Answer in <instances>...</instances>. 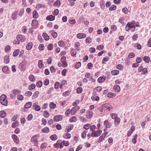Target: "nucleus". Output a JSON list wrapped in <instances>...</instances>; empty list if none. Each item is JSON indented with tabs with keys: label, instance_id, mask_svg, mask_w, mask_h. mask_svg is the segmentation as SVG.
Returning a JSON list of instances; mask_svg holds the SVG:
<instances>
[{
	"label": "nucleus",
	"instance_id": "1",
	"mask_svg": "<svg viewBox=\"0 0 151 151\" xmlns=\"http://www.w3.org/2000/svg\"><path fill=\"white\" fill-rule=\"evenodd\" d=\"M39 136L38 135H35L32 136L31 139V141L34 146H37L38 145V137Z\"/></svg>",
	"mask_w": 151,
	"mask_h": 151
},
{
	"label": "nucleus",
	"instance_id": "2",
	"mask_svg": "<svg viewBox=\"0 0 151 151\" xmlns=\"http://www.w3.org/2000/svg\"><path fill=\"white\" fill-rule=\"evenodd\" d=\"M0 102L1 104L5 106L7 105L8 102L6 99V96L4 94H3L0 97Z\"/></svg>",
	"mask_w": 151,
	"mask_h": 151
},
{
	"label": "nucleus",
	"instance_id": "3",
	"mask_svg": "<svg viewBox=\"0 0 151 151\" xmlns=\"http://www.w3.org/2000/svg\"><path fill=\"white\" fill-rule=\"evenodd\" d=\"M102 132V131L100 129L97 130L96 131L95 130L92 132L91 136L92 137H99L101 134Z\"/></svg>",
	"mask_w": 151,
	"mask_h": 151
},
{
	"label": "nucleus",
	"instance_id": "4",
	"mask_svg": "<svg viewBox=\"0 0 151 151\" xmlns=\"http://www.w3.org/2000/svg\"><path fill=\"white\" fill-rule=\"evenodd\" d=\"M54 146L56 148H62L63 146L62 145V141L61 140H58L57 141L56 143L54 144Z\"/></svg>",
	"mask_w": 151,
	"mask_h": 151
},
{
	"label": "nucleus",
	"instance_id": "5",
	"mask_svg": "<svg viewBox=\"0 0 151 151\" xmlns=\"http://www.w3.org/2000/svg\"><path fill=\"white\" fill-rule=\"evenodd\" d=\"M104 125L105 127L108 129L110 128L112 126L111 123L109 121V120H106L104 122Z\"/></svg>",
	"mask_w": 151,
	"mask_h": 151
},
{
	"label": "nucleus",
	"instance_id": "6",
	"mask_svg": "<svg viewBox=\"0 0 151 151\" xmlns=\"http://www.w3.org/2000/svg\"><path fill=\"white\" fill-rule=\"evenodd\" d=\"M63 119V116L61 115H57L54 117L53 120L55 122H58L61 121Z\"/></svg>",
	"mask_w": 151,
	"mask_h": 151
},
{
	"label": "nucleus",
	"instance_id": "7",
	"mask_svg": "<svg viewBox=\"0 0 151 151\" xmlns=\"http://www.w3.org/2000/svg\"><path fill=\"white\" fill-rule=\"evenodd\" d=\"M79 109V107L77 106H76L75 107L72 108L70 110L71 111V115H73Z\"/></svg>",
	"mask_w": 151,
	"mask_h": 151
},
{
	"label": "nucleus",
	"instance_id": "8",
	"mask_svg": "<svg viewBox=\"0 0 151 151\" xmlns=\"http://www.w3.org/2000/svg\"><path fill=\"white\" fill-rule=\"evenodd\" d=\"M17 39L21 42H24L25 40L24 37H22L21 35H17Z\"/></svg>",
	"mask_w": 151,
	"mask_h": 151
},
{
	"label": "nucleus",
	"instance_id": "9",
	"mask_svg": "<svg viewBox=\"0 0 151 151\" xmlns=\"http://www.w3.org/2000/svg\"><path fill=\"white\" fill-rule=\"evenodd\" d=\"M73 124H70L68 126L66 127L65 131L67 133H68L70 132V131L73 129Z\"/></svg>",
	"mask_w": 151,
	"mask_h": 151
},
{
	"label": "nucleus",
	"instance_id": "10",
	"mask_svg": "<svg viewBox=\"0 0 151 151\" xmlns=\"http://www.w3.org/2000/svg\"><path fill=\"white\" fill-rule=\"evenodd\" d=\"M32 107H33L34 109L36 111H39L40 110L41 107L40 106L37 105V103H36L33 104Z\"/></svg>",
	"mask_w": 151,
	"mask_h": 151
},
{
	"label": "nucleus",
	"instance_id": "11",
	"mask_svg": "<svg viewBox=\"0 0 151 151\" xmlns=\"http://www.w3.org/2000/svg\"><path fill=\"white\" fill-rule=\"evenodd\" d=\"M120 120L121 119L119 117L117 118L114 119V124L115 127H117L119 126Z\"/></svg>",
	"mask_w": 151,
	"mask_h": 151
},
{
	"label": "nucleus",
	"instance_id": "12",
	"mask_svg": "<svg viewBox=\"0 0 151 151\" xmlns=\"http://www.w3.org/2000/svg\"><path fill=\"white\" fill-rule=\"evenodd\" d=\"M38 22L37 20L34 19L32 20L31 25L33 27L36 28L38 25Z\"/></svg>",
	"mask_w": 151,
	"mask_h": 151
},
{
	"label": "nucleus",
	"instance_id": "13",
	"mask_svg": "<svg viewBox=\"0 0 151 151\" xmlns=\"http://www.w3.org/2000/svg\"><path fill=\"white\" fill-rule=\"evenodd\" d=\"M102 89V88L101 86H98L96 88H95L93 89V94H96V92H99Z\"/></svg>",
	"mask_w": 151,
	"mask_h": 151
},
{
	"label": "nucleus",
	"instance_id": "14",
	"mask_svg": "<svg viewBox=\"0 0 151 151\" xmlns=\"http://www.w3.org/2000/svg\"><path fill=\"white\" fill-rule=\"evenodd\" d=\"M93 114V112L92 111L88 110L87 112L86 115L87 118L88 119L91 118Z\"/></svg>",
	"mask_w": 151,
	"mask_h": 151
},
{
	"label": "nucleus",
	"instance_id": "15",
	"mask_svg": "<svg viewBox=\"0 0 151 151\" xmlns=\"http://www.w3.org/2000/svg\"><path fill=\"white\" fill-rule=\"evenodd\" d=\"M77 37L79 39H81L85 38L86 37V35L84 33H78L77 35Z\"/></svg>",
	"mask_w": 151,
	"mask_h": 151
},
{
	"label": "nucleus",
	"instance_id": "16",
	"mask_svg": "<svg viewBox=\"0 0 151 151\" xmlns=\"http://www.w3.org/2000/svg\"><path fill=\"white\" fill-rule=\"evenodd\" d=\"M135 127L134 126H132L131 127L130 129L127 134L128 137H129L132 133L134 131Z\"/></svg>",
	"mask_w": 151,
	"mask_h": 151
},
{
	"label": "nucleus",
	"instance_id": "17",
	"mask_svg": "<svg viewBox=\"0 0 151 151\" xmlns=\"http://www.w3.org/2000/svg\"><path fill=\"white\" fill-rule=\"evenodd\" d=\"M12 138L14 142L16 143H19V139L17 136L15 134H13L12 136Z\"/></svg>",
	"mask_w": 151,
	"mask_h": 151
},
{
	"label": "nucleus",
	"instance_id": "18",
	"mask_svg": "<svg viewBox=\"0 0 151 151\" xmlns=\"http://www.w3.org/2000/svg\"><path fill=\"white\" fill-rule=\"evenodd\" d=\"M55 16H53L52 15H50L47 16L46 17V20L50 21H52L54 20L55 19Z\"/></svg>",
	"mask_w": 151,
	"mask_h": 151
},
{
	"label": "nucleus",
	"instance_id": "19",
	"mask_svg": "<svg viewBox=\"0 0 151 151\" xmlns=\"http://www.w3.org/2000/svg\"><path fill=\"white\" fill-rule=\"evenodd\" d=\"M9 69L7 66H4L2 68V71L5 73H8L9 72Z\"/></svg>",
	"mask_w": 151,
	"mask_h": 151
},
{
	"label": "nucleus",
	"instance_id": "20",
	"mask_svg": "<svg viewBox=\"0 0 151 151\" xmlns=\"http://www.w3.org/2000/svg\"><path fill=\"white\" fill-rule=\"evenodd\" d=\"M33 45V44L31 42H29L26 45V47L28 50H30Z\"/></svg>",
	"mask_w": 151,
	"mask_h": 151
},
{
	"label": "nucleus",
	"instance_id": "21",
	"mask_svg": "<svg viewBox=\"0 0 151 151\" xmlns=\"http://www.w3.org/2000/svg\"><path fill=\"white\" fill-rule=\"evenodd\" d=\"M77 118L75 116H73L71 117L69 120V122H76L77 120Z\"/></svg>",
	"mask_w": 151,
	"mask_h": 151
},
{
	"label": "nucleus",
	"instance_id": "22",
	"mask_svg": "<svg viewBox=\"0 0 151 151\" xmlns=\"http://www.w3.org/2000/svg\"><path fill=\"white\" fill-rule=\"evenodd\" d=\"M103 107L104 108V110L109 111L110 110V108L109 104H103Z\"/></svg>",
	"mask_w": 151,
	"mask_h": 151
},
{
	"label": "nucleus",
	"instance_id": "23",
	"mask_svg": "<svg viewBox=\"0 0 151 151\" xmlns=\"http://www.w3.org/2000/svg\"><path fill=\"white\" fill-rule=\"evenodd\" d=\"M106 78V76H103L102 77H100L98 79V81L99 83L103 82L105 80Z\"/></svg>",
	"mask_w": 151,
	"mask_h": 151
},
{
	"label": "nucleus",
	"instance_id": "24",
	"mask_svg": "<svg viewBox=\"0 0 151 151\" xmlns=\"http://www.w3.org/2000/svg\"><path fill=\"white\" fill-rule=\"evenodd\" d=\"M116 96L115 93L112 92H109L107 94V97L109 98H112Z\"/></svg>",
	"mask_w": 151,
	"mask_h": 151
},
{
	"label": "nucleus",
	"instance_id": "25",
	"mask_svg": "<svg viewBox=\"0 0 151 151\" xmlns=\"http://www.w3.org/2000/svg\"><path fill=\"white\" fill-rule=\"evenodd\" d=\"M50 32L53 38H55L57 37V32H55L54 30H51Z\"/></svg>",
	"mask_w": 151,
	"mask_h": 151
},
{
	"label": "nucleus",
	"instance_id": "26",
	"mask_svg": "<svg viewBox=\"0 0 151 151\" xmlns=\"http://www.w3.org/2000/svg\"><path fill=\"white\" fill-rule=\"evenodd\" d=\"M114 89L115 91L116 92H119L120 90L119 86L117 85H116L114 86Z\"/></svg>",
	"mask_w": 151,
	"mask_h": 151
},
{
	"label": "nucleus",
	"instance_id": "27",
	"mask_svg": "<svg viewBox=\"0 0 151 151\" xmlns=\"http://www.w3.org/2000/svg\"><path fill=\"white\" fill-rule=\"evenodd\" d=\"M32 105V103L31 102H29L26 103L24 106V107L26 109H29L30 108Z\"/></svg>",
	"mask_w": 151,
	"mask_h": 151
},
{
	"label": "nucleus",
	"instance_id": "28",
	"mask_svg": "<svg viewBox=\"0 0 151 151\" xmlns=\"http://www.w3.org/2000/svg\"><path fill=\"white\" fill-rule=\"evenodd\" d=\"M6 116V114L4 111H0V116L1 118H4Z\"/></svg>",
	"mask_w": 151,
	"mask_h": 151
},
{
	"label": "nucleus",
	"instance_id": "29",
	"mask_svg": "<svg viewBox=\"0 0 151 151\" xmlns=\"http://www.w3.org/2000/svg\"><path fill=\"white\" fill-rule=\"evenodd\" d=\"M44 64L42 63V61L41 60H40L38 62V66L40 68H42L44 67Z\"/></svg>",
	"mask_w": 151,
	"mask_h": 151
},
{
	"label": "nucleus",
	"instance_id": "30",
	"mask_svg": "<svg viewBox=\"0 0 151 151\" xmlns=\"http://www.w3.org/2000/svg\"><path fill=\"white\" fill-rule=\"evenodd\" d=\"M21 91L19 90L14 89L13 91V93L14 95V97H16V95L21 93Z\"/></svg>",
	"mask_w": 151,
	"mask_h": 151
},
{
	"label": "nucleus",
	"instance_id": "31",
	"mask_svg": "<svg viewBox=\"0 0 151 151\" xmlns=\"http://www.w3.org/2000/svg\"><path fill=\"white\" fill-rule=\"evenodd\" d=\"M134 47L136 49L140 50L141 49L142 46L140 44L137 43L135 44Z\"/></svg>",
	"mask_w": 151,
	"mask_h": 151
},
{
	"label": "nucleus",
	"instance_id": "32",
	"mask_svg": "<svg viewBox=\"0 0 151 151\" xmlns=\"http://www.w3.org/2000/svg\"><path fill=\"white\" fill-rule=\"evenodd\" d=\"M4 63L5 64L8 63L9 62V56L6 55L4 57Z\"/></svg>",
	"mask_w": 151,
	"mask_h": 151
},
{
	"label": "nucleus",
	"instance_id": "33",
	"mask_svg": "<svg viewBox=\"0 0 151 151\" xmlns=\"http://www.w3.org/2000/svg\"><path fill=\"white\" fill-rule=\"evenodd\" d=\"M38 14L36 10L34 11L33 12V18L36 19L38 17Z\"/></svg>",
	"mask_w": 151,
	"mask_h": 151
},
{
	"label": "nucleus",
	"instance_id": "34",
	"mask_svg": "<svg viewBox=\"0 0 151 151\" xmlns=\"http://www.w3.org/2000/svg\"><path fill=\"white\" fill-rule=\"evenodd\" d=\"M143 60L146 63H148L150 61V58L149 56H145L143 57Z\"/></svg>",
	"mask_w": 151,
	"mask_h": 151
},
{
	"label": "nucleus",
	"instance_id": "35",
	"mask_svg": "<svg viewBox=\"0 0 151 151\" xmlns=\"http://www.w3.org/2000/svg\"><path fill=\"white\" fill-rule=\"evenodd\" d=\"M80 45L79 43L78 42H76L75 43V48L77 50V51H79L80 50V48L79 46Z\"/></svg>",
	"mask_w": 151,
	"mask_h": 151
},
{
	"label": "nucleus",
	"instance_id": "36",
	"mask_svg": "<svg viewBox=\"0 0 151 151\" xmlns=\"http://www.w3.org/2000/svg\"><path fill=\"white\" fill-rule=\"evenodd\" d=\"M45 6V5L44 4H38L36 5V8L38 9L44 8Z\"/></svg>",
	"mask_w": 151,
	"mask_h": 151
},
{
	"label": "nucleus",
	"instance_id": "37",
	"mask_svg": "<svg viewBox=\"0 0 151 151\" xmlns=\"http://www.w3.org/2000/svg\"><path fill=\"white\" fill-rule=\"evenodd\" d=\"M50 131L48 127H46L42 129V131L44 133H47L49 132Z\"/></svg>",
	"mask_w": 151,
	"mask_h": 151
},
{
	"label": "nucleus",
	"instance_id": "38",
	"mask_svg": "<svg viewBox=\"0 0 151 151\" xmlns=\"http://www.w3.org/2000/svg\"><path fill=\"white\" fill-rule=\"evenodd\" d=\"M111 73L112 75L116 76L119 74V71L118 70H114L111 71Z\"/></svg>",
	"mask_w": 151,
	"mask_h": 151
},
{
	"label": "nucleus",
	"instance_id": "39",
	"mask_svg": "<svg viewBox=\"0 0 151 151\" xmlns=\"http://www.w3.org/2000/svg\"><path fill=\"white\" fill-rule=\"evenodd\" d=\"M63 137L66 139H69L71 137V135L69 133L64 134L63 135Z\"/></svg>",
	"mask_w": 151,
	"mask_h": 151
},
{
	"label": "nucleus",
	"instance_id": "40",
	"mask_svg": "<svg viewBox=\"0 0 151 151\" xmlns=\"http://www.w3.org/2000/svg\"><path fill=\"white\" fill-rule=\"evenodd\" d=\"M87 131L85 130L83 131V132L81 133V137L82 138H85L86 137V133H87Z\"/></svg>",
	"mask_w": 151,
	"mask_h": 151
},
{
	"label": "nucleus",
	"instance_id": "41",
	"mask_svg": "<svg viewBox=\"0 0 151 151\" xmlns=\"http://www.w3.org/2000/svg\"><path fill=\"white\" fill-rule=\"evenodd\" d=\"M137 134H135L133 138L132 139V142L133 143L135 144L136 143V139L137 138Z\"/></svg>",
	"mask_w": 151,
	"mask_h": 151
},
{
	"label": "nucleus",
	"instance_id": "42",
	"mask_svg": "<svg viewBox=\"0 0 151 151\" xmlns=\"http://www.w3.org/2000/svg\"><path fill=\"white\" fill-rule=\"evenodd\" d=\"M76 51L75 49H73L70 51L71 55L72 56H74L76 54Z\"/></svg>",
	"mask_w": 151,
	"mask_h": 151
},
{
	"label": "nucleus",
	"instance_id": "43",
	"mask_svg": "<svg viewBox=\"0 0 151 151\" xmlns=\"http://www.w3.org/2000/svg\"><path fill=\"white\" fill-rule=\"evenodd\" d=\"M42 36L44 38V39L45 40H48L49 39V37L47 34L45 33H44L42 34Z\"/></svg>",
	"mask_w": 151,
	"mask_h": 151
},
{
	"label": "nucleus",
	"instance_id": "44",
	"mask_svg": "<svg viewBox=\"0 0 151 151\" xmlns=\"http://www.w3.org/2000/svg\"><path fill=\"white\" fill-rule=\"evenodd\" d=\"M54 6H56L57 7H59L60 5V1L58 0H57L54 4H53Z\"/></svg>",
	"mask_w": 151,
	"mask_h": 151
},
{
	"label": "nucleus",
	"instance_id": "45",
	"mask_svg": "<svg viewBox=\"0 0 151 151\" xmlns=\"http://www.w3.org/2000/svg\"><path fill=\"white\" fill-rule=\"evenodd\" d=\"M50 138L52 140H55L57 139V135L56 134L52 135L50 137Z\"/></svg>",
	"mask_w": 151,
	"mask_h": 151
},
{
	"label": "nucleus",
	"instance_id": "46",
	"mask_svg": "<svg viewBox=\"0 0 151 151\" xmlns=\"http://www.w3.org/2000/svg\"><path fill=\"white\" fill-rule=\"evenodd\" d=\"M91 99L93 101H98L99 100V97L96 96H93L91 97Z\"/></svg>",
	"mask_w": 151,
	"mask_h": 151
},
{
	"label": "nucleus",
	"instance_id": "47",
	"mask_svg": "<svg viewBox=\"0 0 151 151\" xmlns=\"http://www.w3.org/2000/svg\"><path fill=\"white\" fill-rule=\"evenodd\" d=\"M131 26L130 24L127 23L126 26L125 30L127 31H129L131 29Z\"/></svg>",
	"mask_w": 151,
	"mask_h": 151
},
{
	"label": "nucleus",
	"instance_id": "48",
	"mask_svg": "<svg viewBox=\"0 0 151 151\" xmlns=\"http://www.w3.org/2000/svg\"><path fill=\"white\" fill-rule=\"evenodd\" d=\"M50 107L52 109H54L56 107V104L53 102H51L50 104Z\"/></svg>",
	"mask_w": 151,
	"mask_h": 151
},
{
	"label": "nucleus",
	"instance_id": "49",
	"mask_svg": "<svg viewBox=\"0 0 151 151\" xmlns=\"http://www.w3.org/2000/svg\"><path fill=\"white\" fill-rule=\"evenodd\" d=\"M110 116H111L112 119H116V118H118L117 115L115 113L111 114Z\"/></svg>",
	"mask_w": 151,
	"mask_h": 151
},
{
	"label": "nucleus",
	"instance_id": "50",
	"mask_svg": "<svg viewBox=\"0 0 151 151\" xmlns=\"http://www.w3.org/2000/svg\"><path fill=\"white\" fill-rule=\"evenodd\" d=\"M36 87V86L34 84H32L30 85L28 89L29 90L31 91L34 89Z\"/></svg>",
	"mask_w": 151,
	"mask_h": 151
},
{
	"label": "nucleus",
	"instance_id": "51",
	"mask_svg": "<svg viewBox=\"0 0 151 151\" xmlns=\"http://www.w3.org/2000/svg\"><path fill=\"white\" fill-rule=\"evenodd\" d=\"M58 44L61 47H63L65 45L64 42L63 40L59 41Z\"/></svg>",
	"mask_w": 151,
	"mask_h": 151
},
{
	"label": "nucleus",
	"instance_id": "52",
	"mask_svg": "<svg viewBox=\"0 0 151 151\" xmlns=\"http://www.w3.org/2000/svg\"><path fill=\"white\" fill-rule=\"evenodd\" d=\"M19 52V50L17 49L15 51L13 52V55L14 56H16L18 55Z\"/></svg>",
	"mask_w": 151,
	"mask_h": 151
},
{
	"label": "nucleus",
	"instance_id": "53",
	"mask_svg": "<svg viewBox=\"0 0 151 151\" xmlns=\"http://www.w3.org/2000/svg\"><path fill=\"white\" fill-rule=\"evenodd\" d=\"M62 143H63V146L64 145L66 146H68L69 145L68 142L65 140L62 141Z\"/></svg>",
	"mask_w": 151,
	"mask_h": 151
},
{
	"label": "nucleus",
	"instance_id": "54",
	"mask_svg": "<svg viewBox=\"0 0 151 151\" xmlns=\"http://www.w3.org/2000/svg\"><path fill=\"white\" fill-rule=\"evenodd\" d=\"M29 78L30 81H34L35 80L34 76L32 75H30L29 76Z\"/></svg>",
	"mask_w": 151,
	"mask_h": 151
},
{
	"label": "nucleus",
	"instance_id": "55",
	"mask_svg": "<svg viewBox=\"0 0 151 151\" xmlns=\"http://www.w3.org/2000/svg\"><path fill=\"white\" fill-rule=\"evenodd\" d=\"M91 124H88L85 125L83 126V128L86 130L88 129L90 127Z\"/></svg>",
	"mask_w": 151,
	"mask_h": 151
},
{
	"label": "nucleus",
	"instance_id": "56",
	"mask_svg": "<svg viewBox=\"0 0 151 151\" xmlns=\"http://www.w3.org/2000/svg\"><path fill=\"white\" fill-rule=\"evenodd\" d=\"M147 72V69L146 68H143L141 74L143 75L146 74Z\"/></svg>",
	"mask_w": 151,
	"mask_h": 151
},
{
	"label": "nucleus",
	"instance_id": "57",
	"mask_svg": "<svg viewBox=\"0 0 151 151\" xmlns=\"http://www.w3.org/2000/svg\"><path fill=\"white\" fill-rule=\"evenodd\" d=\"M104 46L103 45H100L97 46L96 47V49L99 50H101L103 49L104 48Z\"/></svg>",
	"mask_w": 151,
	"mask_h": 151
},
{
	"label": "nucleus",
	"instance_id": "58",
	"mask_svg": "<svg viewBox=\"0 0 151 151\" xmlns=\"http://www.w3.org/2000/svg\"><path fill=\"white\" fill-rule=\"evenodd\" d=\"M116 8V6L115 5H112L109 8V9L110 11L115 10Z\"/></svg>",
	"mask_w": 151,
	"mask_h": 151
},
{
	"label": "nucleus",
	"instance_id": "59",
	"mask_svg": "<svg viewBox=\"0 0 151 151\" xmlns=\"http://www.w3.org/2000/svg\"><path fill=\"white\" fill-rule=\"evenodd\" d=\"M43 116L46 118H48L49 116V114L47 111H45L44 112Z\"/></svg>",
	"mask_w": 151,
	"mask_h": 151
},
{
	"label": "nucleus",
	"instance_id": "60",
	"mask_svg": "<svg viewBox=\"0 0 151 151\" xmlns=\"http://www.w3.org/2000/svg\"><path fill=\"white\" fill-rule=\"evenodd\" d=\"M18 124V122L17 121H16L13 122L12 124V127L13 128H15L16 127Z\"/></svg>",
	"mask_w": 151,
	"mask_h": 151
},
{
	"label": "nucleus",
	"instance_id": "61",
	"mask_svg": "<svg viewBox=\"0 0 151 151\" xmlns=\"http://www.w3.org/2000/svg\"><path fill=\"white\" fill-rule=\"evenodd\" d=\"M82 88L81 87H79L76 90L77 93H80L82 91Z\"/></svg>",
	"mask_w": 151,
	"mask_h": 151
},
{
	"label": "nucleus",
	"instance_id": "62",
	"mask_svg": "<svg viewBox=\"0 0 151 151\" xmlns=\"http://www.w3.org/2000/svg\"><path fill=\"white\" fill-rule=\"evenodd\" d=\"M27 63V61L26 60H23L22 62L20 64L19 66H21V67L24 66Z\"/></svg>",
	"mask_w": 151,
	"mask_h": 151
},
{
	"label": "nucleus",
	"instance_id": "63",
	"mask_svg": "<svg viewBox=\"0 0 151 151\" xmlns=\"http://www.w3.org/2000/svg\"><path fill=\"white\" fill-rule=\"evenodd\" d=\"M32 93L30 91H27L25 93V96H30L32 95Z\"/></svg>",
	"mask_w": 151,
	"mask_h": 151
},
{
	"label": "nucleus",
	"instance_id": "64",
	"mask_svg": "<svg viewBox=\"0 0 151 151\" xmlns=\"http://www.w3.org/2000/svg\"><path fill=\"white\" fill-rule=\"evenodd\" d=\"M116 68L120 70H122L123 68V66L121 64H118L116 66Z\"/></svg>",
	"mask_w": 151,
	"mask_h": 151
}]
</instances>
